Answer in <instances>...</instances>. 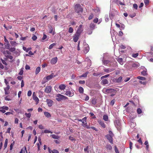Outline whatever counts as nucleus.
<instances>
[{
    "label": "nucleus",
    "instance_id": "1",
    "mask_svg": "<svg viewBox=\"0 0 153 153\" xmlns=\"http://www.w3.org/2000/svg\"><path fill=\"white\" fill-rule=\"evenodd\" d=\"M56 97L57 98H56V100L58 101H60L62 100H66L68 99V98L60 94H57Z\"/></svg>",
    "mask_w": 153,
    "mask_h": 153
},
{
    "label": "nucleus",
    "instance_id": "2",
    "mask_svg": "<svg viewBox=\"0 0 153 153\" xmlns=\"http://www.w3.org/2000/svg\"><path fill=\"white\" fill-rule=\"evenodd\" d=\"M75 11L77 13L82 12L83 9L79 4H77L75 6Z\"/></svg>",
    "mask_w": 153,
    "mask_h": 153
},
{
    "label": "nucleus",
    "instance_id": "3",
    "mask_svg": "<svg viewBox=\"0 0 153 153\" xmlns=\"http://www.w3.org/2000/svg\"><path fill=\"white\" fill-rule=\"evenodd\" d=\"M114 124L115 126L118 130H120L121 129V124L119 120H116L114 121Z\"/></svg>",
    "mask_w": 153,
    "mask_h": 153
},
{
    "label": "nucleus",
    "instance_id": "4",
    "mask_svg": "<svg viewBox=\"0 0 153 153\" xmlns=\"http://www.w3.org/2000/svg\"><path fill=\"white\" fill-rule=\"evenodd\" d=\"M80 35L76 33L73 36V40L75 42H76L78 40Z\"/></svg>",
    "mask_w": 153,
    "mask_h": 153
},
{
    "label": "nucleus",
    "instance_id": "5",
    "mask_svg": "<svg viewBox=\"0 0 153 153\" xmlns=\"http://www.w3.org/2000/svg\"><path fill=\"white\" fill-rule=\"evenodd\" d=\"M82 26V25H79L76 33L80 35L81 33L83 31Z\"/></svg>",
    "mask_w": 153,
    "mask_h": 153
},
{
    "label": "nucleus",
    "instance_id": "6",
    "mask_svg": "<svg viewBox=\"0 0 153 153\" xmlns=\"http://www.w3.org/2000/svg\"><path fill=\"white\" fill-rule=\"evenodd\" d=\"M52 89V87L51 86H46L45 89V92L48 93L51 92Z\"/></svg>",
    "mask_w": 153,
    "mask_h": 153
},
{
    "label": "nucleus",
    "instance_id": "7",
    "mask_svg": "<svg viewBox=\"0 0 153 153\" xmlns=\"http://www.w3.org/2000/svg\"><path fill=\"white\" fill-rule=\"evenodd\" d=\"M33 100L36 102V104H37L39 102V98L35 94V92H34L33 95Z\"/></svg>",
    "mask_w": 153,
    "mask_h": 153
},
{
    "label": "nucleus",
    "instance_id": "8",
    "mask_svg": "<svg viewBox=\"0 0 153 153\" xmlns=\"http://www.w3.org/2000/svg\"><path fill=\"white\" fill-rule=\"evenodd\" d=\"M65 94L69 97H72L74 95V93L73 92L68 91H66Z\"/></svg>",
    "mask_w": 153,
    "mask_h": 153
},
{
    "label": "nucleus",
    "instance_id": "9",
    "mask_svg": "<svg viewBox=\"0 0 153 153\" xmlns=\"http://www.w3.org/2000/svg\"><path fill=\"white\" fill-rule=\"evenodd\" d=\"M56 76V75H54L52 73L51 75L47 76L45 78L46 79H47L48 81L49 80L55 77Z\"/></svg>",
    "mask_w": 153,
    "mask_h": 153
},
{
    "label": "nucleus",
    "instance_id": "10",
    "mask_svg": "<svg viewBox=\"0 0 153 153\" xmlns=\"http://www.w3.org/2000/svg\"><path fill=\"white\" fill-rule=\"evenodd\" d=\"M46 101L49 106L51 107L52 106L53 103V100L50 99H47L46 100Z\"/></svg>",
    "mask_w": 153,
    "mask_h": 153
},
{
    "label": "nucleus",
    "instance_id": "11",
    "mask_svg": "<svg viewBox=\"0 0 153 153\" xmlns=\"http://www.w3.org/2000/svg\"><path fill=\"white\" fill-rule=\"evenodd\" d=\"M57 58L55 57L53 58L51 60V63L52 64H56L57 61Z\"/></svg>",
    "mask_w": 153,
    "mask_h": 153
},
{
    "label": "nucleus",
    "instance_id": "12",
    "mask_svg": "<svg viewBox=\"0 0 153 153\" xmlns=\"http://www.w3.org/2000/svg\"><path fill=\"white\" fill-rule=\"evenodd\" d=\"M107 139L108 140L109 142L111 144L113 143V137L110 135H107L106 136Z\"/></svg>",
    "mask_w": 153,
    "mask_h": 153
},
{
    "label": "nucleus",
    "instance_id": "13",
    "mask_svg": "<svg viewBox=\"0 0 153 153\" xmlns=\"http://www.w3.org/2000/svg\"><path fill=\"white\" fill-rule=\"evenodd\" d=\"M114 68H109L107 69H104V71L107 73H109L114 71Z\"/></svg>",
    "mask_w": 153,
    "mask_h": 153
},
{
    "label": "nucleus",
    "instance_id": "14",
    "mask_svg": "<svg viewBox=\"0 0 153 153\" xmlns=\"http://www.w3.org/2000/svg\"><path fill=\"white\" fill-rule=\"evenodd\" d=\"M140 66V65L138 63H133L131 65L133 69H136Z\"/></svg>",
    "mask_w": 153,
    "mask_h": 153
},
{
    "label": "nucleus",
    "instance_id": "15",
    "mask_svg": "<svg viewBox=\"0 0 153 153\" xmlns=\"http://www.w3.org/2000/svg\"><path fill=\"white\" fill-rule=\"evenodd\" d=\"M122 78H123L122 76H120L118 78L115 79V82L117 83H120L122 81Z\"/></svg>",
    "mask_w": 153,
    "mask_h": 153
},
{
    "label": "nucleus",
    "instance_id": "16",
    "mask_svg": "<svg viewBox=\"0 0 153 153\" xmlns=\"http://www.w3.org/2000/svg\"><path fill=\"white\" fill-rule=\"evenodd\" d=\"M85 61H87L88 63L87 64V66L90 67L91 65V60L88 58H87L85 60Z\"/></svg>",
    "mask_w": 153,
    "mask_h": 153
},
{
    "label": "nucleus",
    "instance_id": "17",
    "mask_svg": "<svg viewBox=\"0 0 153 153\" xmlns=\"http://www.w3.org/2000/svg\"><path fill=\"white\" fill-rule=\"evenodd\" d=\"M66 87L65 85L64 84H61L59 85V88L61 90H64Z\"/></svg>",
    "mask_w": 153,
    "mask_h": 153
},
{
    "label": "nucleus",
    "instance_id": "18",
    "mask_svg": "<svg viewBox=\"0 0 153 153\" xmlns=\"http://www.w3.org/2000/svg\"><path fill=\"white\" fill-rule=\"evenodd\" d=\"M98 123L103 128H105V125L103 121L100 120L98 121Z\"/></svg>",
    "mask_w": 153,
    "mask_h": 153
},
{
    "label": "nucleus",
    "instance_id": "19",
    "mask_svg": "<svg viewBox=\"0 0 153 153\" xmlns=\"http://www.w3.org/2000/svg\"><path fill=\"white\" fill-rule=\"evenodd\" d=\"M89 73V72L88 71L86 72L85 73L83 74L82 75L79 76V77L81 78L82 77H86L87 76V74Z\"/></svg>",
    "mask_w": 153,
    "mask_h": 153
},
{
    "label": "nucleus",
    "instance_id": "20",
    "mask_svg": "<svg viewBox=\"0 0 153 153\" xmlns=\"http://www.w3.org/2000/svg\"><path fill=\"white\" fill-rule=\"evenodd\" d=\"M144 144L146 146V149L147 151H149V145L147 140L144 143Z\"/></svg>",
    "mask_w": 153,
    "mask_h": 153
},
{
    "label": "nucleus",
    "instance_id": "21",
    "mask_svg": "<svg viewBox=\"0 0 153 153\" xmlns=\"http://www.w3.org/2000/svg\"><path fill=\"white\" fill-rule=\"evenodd\" d=\"M117 61L121 65H123V63L124 62L123 61V59L121 58H119L117 59Z\"/></svg>",
    "mask_w": 153,
    "mask_h": 153
},
{
    "label": "nucleus",
    "instance_id": "22",
    "mask_svg": "<svg viewBox=\"0 0 153 153\" xmlns=\"http://www.w3.org/2000/svg\"><path fill=\"white\" fill-rule=\"evenodd\" d=\"M10 43L11 45L14 47H15L18 44V43L16 41H11L10 42Z\"/></svg>",
    "mask_w": 153,
    "mask_h": 153
},
{
    "label": "nucleus",
    "instance_id": "23",
    "mask_svg": "<svg viewBox=\"0 0 153 153\" xmlns=\"http://www.w3.org/2000/svg\"><path fill=\"white\" fill-rule=\"evenodd\" d=\"M147 69H145V70H143V71L141 72V74L143 76H145L147 74Z\"/></svg>",
    "mask_w": 153,
    "mask_h": 153
},
{
    "label": "nucleus",
    "instance_id": "24",
    "mask_svg": "<svg viewBox=\"0 0 153 153\" xmlns=\"http://www.w3.org/2000/svg\"><path fill=\"white\" fill-rule=\"evenodd\" d=\"M89 48L88 47V44L85 45V49L84 52L85 53H87L89 51Z\"/></svg>",
    "mask_w": 153,
    "mask_h": 153
},
{
    "label": "nucleus",
    "instance_id": "25",
    "mask_svg": "<svg viewBox=\"0 0 153 153\" xmlns=\"http://www.w3.org/2000/svg\"><path fill=\"white\" fill-rule=\"evenodd\" d=\"M50 136L53 139H59L60 138L59 136L55 134H51Z\"/></svg>",
    "mask_w": 153,
    "mask_h": 153
},
{
    "label": "nucleus",
    "instance_id": "26",
    "mask_svg": "<svg viewBox=\"0 0 153 153\" xmlns=\"http://www.w3.org/2000/svg\"><path fill=\"white\" fill-rule=\"evenodd\" d=\"M119 51H120L121 49H125L126 48V47L124 45L122 44L119 45Z\"/></svg>",
    "mask_w": 153,
    "mask_h": 153
},
{
    "label": "nucleus",
    "instance_id": "27",
    "mask_svg": "<svg viewBox=\"0 0 153 153\" xmlns=\"http://www.w3.org/2000/svg\"><path fill=\"white\" fill-rule=\"evenodd\" d=\"M45 115L47 117H51V114L48 112H44Z\"/></svg>",
    "mask_w": 153,
    "mask_h": 153
},
{
    "label": "nucleus",
    "instance_id": "28",
    "mask_svg": "<svg viewBox=\"0 0 153 153\" xmlns=\"http://www.w3.org/2000/svg\"><path fill=\"white\" fill-rule=\"evenodd\" d=\"M82 126L86 128L87 129L90 128V126L89 125H87V123H86V122L85 124H82Z\"/></svg>",
    "mask_w": 153,
    "mask_h": 153
},
{
    "label": "nucleus",
    "instance_id": "29",
    "mask_svg": "<svg viewBox=\"0 0 153 153\" xmlns=\"http://www.w3.org/2000/svg\"><path fill=\"white\" fill-rule=\"evenodd\" d=\"M41 68L40 67H38L37 68L36 70L35 74L36 75L38 74L40 71Z\"/></svg>",
    "mask_w": 153,
    "mask_h": 153
},
{
    "label": "nucleus",
    "instance_id": "30",
    "mask_svg": "<svg viewBox=\"0 0 153 153\" xmlns=\"http://www.w3.org/2000/svg\"><path fill=\"white\" fill-rule=\"evenodd\" d=\"M114 90V89H107L105 91L107 93H109L112 92Z\"/></svg>",
    "mask_w": 153,
    "mask_h": 153
},
{
    "label": "nucleus",
    "instance_id": "31",
    "mask_svg": "<svg viewBox=\"0 0 153 153\" xmlns=\"http://www.w3.org/2000/svg\"><path fill=\"white\" fill-rule=\"evenodd\" d=\"M102 82L103 85L107 84L108 83V81L106 79H104L102 80Z\"/></svg>",
    "mask_w": 153,
    "mask_h": 153
},
{
    "label": "nucleus",
    "instance_id": "32",
    "mask_svg": "<svg viewBox=\"0 0 153 153\" xmlns=\"http://www.w3.org/2000/svg\"><path fill=\"white\" fill-rule=\"evenodd\" d=\"M49 32L50 33H52L53 35L54 34V33L53 32V28L52 27H50Z\"/></svg>",
    "mask_w": 153,
    "mask_h": 153
},
{
    "label": "nucleus",
    "instance_id": "33",
    "mask_svg": "<svg viewBox=\"0 0 153 153\" xmlns=\"http://www.w3.org/2000/svg\"><path fill=\"white\" fill-rule=\"evenodd\" d=\"M79 91L80 93H83L84 92V89L82 87H80L79 88Z\"/></svg>",
    "mask_w": 153,
    "mask_h": 153
},
{
    "label": "nucleus",
    "instance_id": "34",
    "mask_svg": "<svg viewBox=\"0 0 153 153\" xmlns=\"http://www.w3.org/2000/svg\"><path fill=\"white\" fill-rule=\"evenodd\" d=\"M106 147L108 150H111L112 149L111 146L110 144L107 145Z\"/></svg>",
    "mask_w": 153,
    "mask_h": 153
},
{
    "label": "nucleus",
    "instance_id": "35",
    "mask_svg": "<svg viewBox=\"0 0 153 153\" xmlns=\"http://www.w3.org/2000/svg\"><path fill=\"white\" fill-rule=\"evenodd\" d=\"M137 79L141 80H144L146 79V78L145 77L140 76H137Z\"/></svg>",
    "mask_w": 153,
    "mask_h": 153
},
{
    "label": "nucleus",
    "instance_id": "36",
    "mask_svg": "<svg viewBox=\"0 0 153 153\" xmlns=\"http://www.w3.org/2000/svg\"><path fill=\"white\" fill-rule=\"evenodd\" d=\"M95 25L94 24H93V23H91L90 24V27L91 29H92V30L94 29L95 28Z\"/></svg>",
    "mask_w": 153,
    "mask_h": 153
},
{
    "label": "nucleus",
    "instance_id": "37",
    "mask_svg": "<svg viewBox=\"0 0 153 153\" xmlns=\"http://www.w3.org/2000/svg\"><path fill=\"white\" fill-rule=\"evenodd\" d=\"M93 10L95 12L97 13H98L100 12V9L99 8L97 7V8L94 9H93Z\"/></svg>",
    "mask_w": 153,
    "mask_h": 153
},
{
    "label": "nucleus",
    "instance_id": "38",
    "mask_svg": "<svg viewBox=\"0 0 153 153\" xmlns=\"http://www.w3.org/2000/svg\"><path fill=\"white\" fill-rule=\"evenodd\" d=\"M109 16L111 19L112 20L114 16V15L112 12H110Z\"/></svg>",
    "mask_w": 153,
    "mask_h": 153
},
{
    "label": "nucleus",
    "instance_id": "39",
    "mask_svg": "<svg viewBox=\"0 0 153 153\" xmlns=\"http://www.w3.org/2000/svg\"><path fill=\"white\" fill-rule=\"evenodd\" d=\"M87 119V117H84L83 119H78V120L80 122H83V121H85V122H86V120Z\"/></svg>",
    "mask_w": 153,
    "mask_h": 153
},
{
    "label": "nucleus",
    "instance_id": "40",
    "mask_svg": "<svg viewBox=\"0 0 153 153\" xmlns=\"http://www.w3.org/2000/svg\"><path fill=\"white\" fill-rule=\"evenodd\" d=\"M0 108L1 109H4L5 110H7L9 109V108L7 106H4L0 107Z\"/></svg>",
    "mask_w": 153,
    "mask_h": 153
},
{
    "label": "nucleus",
    "instance_id": "41",
    "mask_svg": "<svg viewBox=\"0 0 153 153\" xmlns=\"http://www.w3.org/2000/svg\"><path fill=\"white\" fill-rule=\"evenodd\" d=\"M103 119L105 121H108V117L107 115H105L103 116Z\"/></svg>",
    "mask_w": 153,
    "mask_h": 153
},
{
    "label": "nucleus",
    "instance_id": "42",
    "mask_svg": "<svg viewBox=\"0 0 153 153\" xmlns=\"http://www.w3.org/2000/svg\"><path fill=\"white\" fill-rule=\"evenodd\" d=\"M56 45V44L55 43H53L51 44L49 47V49H51L53 48Z\"/></svg>",
    "mask_w": 153,
    "mask_h": 153
},
{
    "label": "nucleus",
    "instance_id": "43",
    "mask_svg": "<svg viewBox=\"0 0 153 153\" xmlns=\"http://www.w3.org/2000/svg\"><path fill=\"white\" fill-rule=\"evenodd\" d=\"M4 54L5 55V56H6V54H8L9 55L10 54V53L9 51H8L7 50L6 51H4L3 52Z\"/></svg>",
    "mask_w": 153,
    "mask_h": 153
},
{
    "label": "nucleus",
    "instance_id": "44",
    "mask_svg": "<svg viewBox=\"0 0 153 153\" xmlns=\"http://www.w3.org/2000/svg\"><path fill=\"white\" fill-rule=\"evenodd\" d=\"M91 103L95 105L97 103L96 100L95 99H92L91 100Z\"/></svg>",
    "mask_w": 153,
    "mask_h": 153
},
{
    "label": "nucleus",
    "instance_id": "45",
    "mask_svg": "<svg viewBox=\"0 0 153 153\" xmlns=\"http://www.w3.org/2000/svg\"><path fill=\"white\" fill-rule=\"evenodd\" d=\"M15 144V142L14 141H13V142L11 143L10 146V150H11L13 149V146Z\"/></svg>",
    "mask_w": 153,
    "mask_h": 153
},
{
    "label": "nucleus",
    "instance_id": "46",
    "mask_svg": "<svg viewBox=\"0 0 153 153\" xmlns=\"http://www.w3.org/2000/svg\"><path fill=\"white\" fill-rule=\"evenodd\" d=\"M73 31H74V30H73V28H72L71 27H70L69 28V29H68V32L69 33H72L73 32Z\"/></svg>",
    "mask_w": 153,
    "mask_h": 153
},
{
    "label": "nucleus",
    "instance_id": "47",
    "mask_svg": "<svg viewBox=\"0 0 153 153\" xmlns=\"http://www.w3.org/2000/svg\"><path fill=\"white\" fill-rule=\"evenodd\" d=\"M144 2L145 5L146 6L148 5L149 3V0H144Z\"/></svg>",
    "mask_w": 153,
    "mask_h": 153
},
{
    "label": "nucleus",
    "instance_id": "48",
    "mask_svg": "<svg viewBox=\"0 0 153 153\" xmlns=\"http://www.w3.org/2000/svg\"><path fill=\"white\" fill-rule=\"evenodd\" d=\"M48 81V80L46 79L45 77L43 78V80L42 81V84H43L45 83Z\"/></svg>",
    "mask_w": 153,
    "mask_h": 153
},
{
    "label": "nucleus",
    "instance_id": "49",
    "mask_svg": "<svg viewBox=\"0 0 153 153\" xmlns=\"http://www.w3.org/2000/svg\"><path fill=\"white\" fill-rule=\"evenodd\" d=\"M137 112L138 114H140L142 112V110L140 108H138L137 110Z\"/></svg>",
    "mask_w": 153,
    "mask_h": 153
},
{
    "label": "nucleus",
    "instance_id": "50",
    "mask_svg": "<svg viewBox=\"0 0 153 153\" xmlns=\"http://www.w3.org/2000/svg\"><path fill=\"white\" fill-rule=\"evenodd\" d=\"M104 64L107 65L109 62V61L108 60H105L103 61Z\"/></svg>",
    "mask_w": 153,
    "mask_h": 153
},
{
    "label": "nucleus",
    "instance_id": "51",
    "mask_svg": "<svg viewBox=\"0 0 153 153\" xmlns=\"http://www.w3.org/2000/svg\"><path fill=\"white\" fill-rule=\"evenodd\" d=\"M6 44L5 45L6 48L7 49H9L10 48V45L9 42H6Z\"/></svg>",
    "mask_w": 153,
    "mask_h": 153
},
{
    "label": "nucleus",
    "instance_id": "52",
    "mask_svg": "<svg viewBox=\"0 0 153 153\" xmlns=\"http://www.w3.org/2000/svg\"><path fill=\"white\" fill-rule=\"evenodd\" d=\"M9 51L11 52L14 51L16 50V48H11L9 49Z\"/></svg>",
    "mask_w": 153,
    "mask_h": 153
},
{
    "label": "nucleus",
    "instance_id": "53",
    "mask_svg": "<svg viewBox=\"0 0 153 153\" xmlns=\"http://www.w3.org/2000/svg\"><path fill=\"white\" fill-rule=\"evenodd\" d=\"M25 115L26 117L28 118H30V117L31 115L30 113H26L25 114Z\"/></svg>",
    "mask_w": 153,
    "mask_h": 153
},
{
    "label": "nucleus",
    "instance_id": "54",
    "mask_svg": "<svg viewBox=\"0 0 153 153\" xmlns=\"http://www.w3.org/2000/svg\"><path fill=\"white\" fill-rule=\"evenodd\" d=\"M44 132L46 133H50L51 134H52L53 133L51 131L47 129L45 130H44Z\"/></svg>",
    "mask_w": 153,
    "mask_h": 153
},
{
    "label": "nucleus",
    "instance_id": "55",
    "mask_svg": "<svg viewBox=\"0 0 153 153\" xmlns=\"http://www.w3.org/2000/svg\"><path fill=\"white\" fill-rule=\"evenodd\" d=\"M105 21L106 22H108L109 20L108 16L107 15H105Z\"/></svg>",
    "mask_w": 153,
    "mask_h": 153
},
{
    "label": "nucleus",
    "instance_id": "56",
    "mask_svg": "<svg viewBox=\"0 0 153 153\" xmlns=\"http://www.w3.org/2000/svg\"><path fill=\"white\" fill-rule=\"evenodd\" d=\"M6 58L7 59H9L10 60H12L13 59V56L11 55H7L5 56Z\"/></svg>",
    "mask_w": 153,
    "mask_h": 153
},
{
    "label": "nucleus",
    "instance_id": "57",
    "mask_svg": "<svg viewBox=\"0 0 153 153\" xmlns=\"http://www.w3.org/2000/svg\"><path fill=\"white\" fill-rule=\"evenodd\" d=\"M130 125L131 127H134L135 126L136 124L134 122H131L130 123Z\"/></svg>",
    "mask_w": 153,
    "mask_h": 153
},
{
    "label": "nucleus",
    "instance_id": "58",
    "mask_svg": "<svg viewBox=\"0 0 153 153\" xmlns=\"http://www.w3.org/2000/svg\"><path fill=\"white\" fill-rule=\"evenodd\" d=\"M114 149L116 153H120L119 151L118 150L116 146H114Z\"/></svg>",
    "mask_w": 153,
    "mask_h": 153
},
{
    "label": "nucleus",
    "instance_id": "59",
    "mask_svg": "<svg viewBox=\"0 0 153 153\" xmlns=\"http://www.w3.org/2000/svg\"><path fill=\"white\" fill-rule=\"evenodd\" d=\"M138 56V53H137L135 54H133L132 55V56L134 58H136Z\"/></svg>",
    "mask_w": 153,
    "mask_h": 153
},
{
    "label": "nucleus",
    "instance_id": "60",
    "mask_svg": "<svg viewBox=\"0 0 153 153\" xmlns=\"http://www.w3.org/2000/svg\"><path fill=\"white\" fill-rule=\"evenodd\" d=\"M32 94V92L30 90H29L27 92V95L28 96L30 97L31 96Z\"/></svg>",
    "mask_w": 153,
    "mask_h": 153
},
{
    "label": "nucleus",
    "instance_id": "61",
    "mask_svg": "<svg viewBox=\"0 0 153 153\" xmlns=\"http://www.w3.org/2000/svg\"><path fill=\"white\" fill-rule=\"evenodd\" d=\"M32 38L33 41H35L37 39V37L36 36L33 35Z\"/></svg>",
    "mask_w": 153,
    "mask_h": 153
},
{
    "label": "nucleus",
    "instance_id": "62",
    "mask_svg": "<svg viewBox=\"0 0 153 153\" xmlns=\"http://www.w3.org/2000/svg\"><path fill=\"white\" fill-rule=\"evenodd\" d=\"M107 135H110L111 136L113 137L114 136V134L111 131H109V134Z\"/></svg>",
    "mask_w": 153,
    "mask_h": 153
},
{
    "label": "nucleus",
    "instance_id": "63",
    "mask_svg": "<svg viewBox=\"0 0 153 153\" xmlns=\"http://www.w3.org/2000/svg\"><path fill=\"white\" fill-rule=\"evenodd\" d=\"M79 83L80 84H84L85 83V80H80L79 81Z\"/></svg>",
    "mask_w": 153,
    "mask_h": 153
},
{
    "label": "nucleus",
    "instance_id": "64",
    "mask_svg": "<svg viewBox=\"0 0 153 153\" xmlns=\"http://www.w3.org/2000/svg\"><path fill=\"white\" fill-rule=\"evenodd\" d=\"M94 16V15L93 14L91 13V15L89 16L88 17V19L89 20H91L92 19Z\"/></svg>",
    "mask_w": 153,
    "mask_h": 153
}]
</instances>
